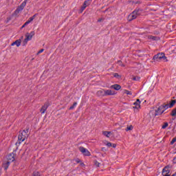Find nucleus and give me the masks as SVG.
<instances>
[{
	"label": "nucleus",
	"mask_w": 176,
	"mask_h": 176,
	"mask_svg": "<svg viewBox=\"0 0 176 176\" xmlns=\"http://www.w3.org/2000/svg\"><path fill=\"white\" fill-rule=\"evenodd\" d=\"M133 80H140V77H133L132 78Z\"/></svg>",
	"instance_id": "nucleus-31"
},
{
	"label": "nucleus",
	"mask_w": 176,
	"mask_h": 176,
	"mask_svg": "<svg viewBox=\"0 0 176 176\" xmlns=\"http://www.w3.org/2000/svg\"><path fill=\"white\" fill-rule=\"evenodd\" d=\"M171 116L175 117L176 116V109H173L170 113Z\"/></svg>",
	"instance_id": "nucleus-25"
},
{
	"label": "nucleus",
	"mask_w": 176,
	"mask_h": 176,
	"mask_svg": "<svg viewBox=\"0 0 176 176\" xmlns=\"http://www.w3.org/2000/svg\"><path fill=\"white\" fill-rule=\"evenodd\" d=\"M122 67H124V65H122Z\"/></svg>",
	"instance_id": "nucleus-43"
},
{
	"label": "nucleus",
	"mask_w": 176,
	"mask_h": 176,
	"mask_svg": "<svg viewBox=\"0 0 176 176\" xmlns=\"http://www.w3.org/2000/svg\"><path fill=\"white\" fill-rule=\"evenodd\" d=\"M27 1L28 0H25L16 10V13H20V12H21V10H23L24 9V8H25V5H27Z\"/></svg>",
	"instance_id": "nucleus-6"
},
{
	"label": "nucleus",
	"mask_w": 176,
	"mask_h": 176,
	"mask_svg": "<svg viewBox=\"0 0 176 176\" xmlns=\"http://www.w3.org/2000/svg\"><path fill=\"white\" fill-rule=\"evenodd\" d=\"M76 105H78V102H74L72 107H69V109H74L76 107Z\"/></svg>",
	"instance_id": "nucleus-24"
},
{
	"label": "nucleus",
	"mask_w": 176,
	"mask_h": 176,
	"mask_svg": "<svg viewBox=\"0 0 176 176\" xmlns=\"http://www.w3.org/2000/svg\"><path fill=\"white\" fill-rule=\"evenodd\" d=\"M133 129H134L133 125H129V126H126V129L125 130H126V131H131V130H133Z\"/></svg>",
	"instance_id": "nucleus-19"
},
{
	"label": "nucleus",
	"mask_w": 176,
	"mask_h": 176,
	"mask_svg": "<svg viewBox=\"0 0 176 176\" xmlns=\"http://www.w3.org/2000/svg\"><path fill=\"white\" fill-rule=\"evenodd\" d=\"M7 166H9L12 162H14V154H10L7 157Z\"/></svg>",
	"instance_id": "nucleus-8"
},
{
	"label": "nucleus",
	"mask_w": 176,
	"mask_h": 176,
	"mask_svg": "<svg viewBox=\"0 0 176 176\" xmlns=\"http://www.w3.org/2000/svg\"><path fill=\"white\" fill-rule=\"evenodd\" d=\"M133 105L135 106L133 107V109L138 111V109H141V100H140V99H137L136 101L133 102Z\"/></svg>",
	"instance_id": "nucleus-7"
},
{
	"label": "nucleus",
	"mask_w": 176,
	"mask_h": 176,
	"mask_svg": "<svg viewBox=\"0 0 176 176\" xmlns=\"http://www.w3.org/2000/svg\"><path fill=\"white\" fill-rule=\"evenodd\" d=\"M35 17H36V14L33 15L32 16H31L25 23V25H28V24H30V23H31L32 21H34V20L35 19Z\"/></svg>",
	"instance_id": "nucleus-13"
},
{
	"label": "nucleus",
	"mask_w": 176,
	"mask_h": 176,
	"mask_svg": "<svg viewBox=\"0 0 176 176\" xmlns=\"http://www.w3.org/2000/svg\"><path fill=\"white\" fill-rule=\"evenodd\" d=\"M154 58H158V60H162V58H164V60H166V57L164 56V54L163 53L155 55L154 56Z\"/></svg>",
	"instance_id": "nucleus-12"
},
{
	"label": "nucleus",
	"mask_w": 176,
	"mask_h": 176,
	"mask_svg": "<svg viewBox=\"0 0 176 176\" xmlns=\"http://www.w3.org/2000/svg\"><path fill=\"white\" fill-rule=\"evenodd\" d=\"M27 138H28V131H23L18 136L19 141L21 142H23Z\"/></svg>",
	"instance_id": "nucleus-3"
},
{
	"label": "nucleus",
	"mask_w": 176,
	"mask_h": 176,
	"mask_svg": "<svg viewBox=\"0 0 176 176\" xmlns=\"http://www.w3.org/2000/svg\"><path fill=\"white\" fill-rule=\"evenodd\" d=\"M35 35V32L32 31L30 33H26L25 35V39L23 41L24 45L28 43V41H31L32 39V36Z\"/></svg>",
	"instance_id": "nucleus-4"
},
{
	"label": "nucleus",
	"mask_w": 176,
	"mask_h": 176,
	"mask_svg": "<svg viewBox=\"0 0 176 176\" xmlns=\"http://www.w3.org/2000/svg\"><path fill=\"white\" fill-rule=\"evenodd\" d=\"M175 102H176L175 100H172V101L169 103V105H170V108H173V107H174V105L175 104Z\"/></svg>",
	"instance_id": "nucleus-22"
},
{
	"label": "nucleus",
	"mask_w": 176,
	"mask_h": 176,
	"mask_svg": "<svg viewBox=\"0 0 176 176\" xmlns=\"http://www.w3.org/2000/svg\"><path fill=\"white\" fill-rule=\"evenodd\" d=\"M114 78H117V79H120V76L118 73H115L113 74Z\"/></svg>",
	"instance_id": "nucleus-26"
},
{
	"label": "nucleus",
	"mask_w": 176,
	"mask_h": 176,
	"mask_svg": "<svg viewBox=\"0 0 176 176\" xmlns=\"http://www.w3.org/2000/svg\"><path fill=\"white\" fill-rule=\"evenodd\" d=\"M173 162L174 164H176V157H175L173 158Z\"/></svg>",
	"instance_id": "nucleus-33"
},
{
	"label": "nucleus",
	"mask_w": 176,
	"mask_h": 176,
	"mask_svg": "<svg viewBox=\"0 0 176 176\" xmlns=\"http://www.w3.org/2000/svg\"><path fill=\"white\" fill-rule=\"evenodd\" d=\"M141 13H142V10L138 9L135 10L131 14H130L128 16L129 21H131V20L135 19L136 17L140 16Z\"/></svg>",
	"instance_id": "nucleus-1"
},
{
	"label": "nucleus",
	"mask_w": 176,
	"mask_h": 176,
	"mask_svg": "<svg viewBox=\"0 0 176 176\" xmlns=\"http://www.w3.org/2000/svg\"><path fill=\"white\" fill-rule=\"evenodd\" d=\"M163 176H170V173H162Z\"/></svg>",
	"instance_id": "nucleus-32"
},
{
	"label": "nucleus",
	"mask_w": 176,
	"mask_h": 176,
	"mask_svg": "<svg viewBox=\"0 0 176 176\" xmlns=\"http://www.w3.org/2000/svg\"><path fill=\"white\" fill-rule=\"evenodd\" d=\"M27 25H25V23H24L23 25V26L21 27V29H23V28H24V27H25Z\"/></svg>",
	"instance_id": "nucleus-37"
},
{
	"label": "nucleus",
	"mask_w": 176,
	"mask_h": 176,
	"mask_svg": "<svg viewBox=\"0 0 176 176\" xmlns=\"http://www.w3.org/2000/svg\"><path fill=\"white\" fill-rule=\"evenodd\" d=\"M102 134L105 135V137H107V138H111L113 137V133L111 131H103Z\"/></svg>",
	"instance_id": "nucleus-11"
},
{
	"label": "nucleus",
	"mask_w": 176,
	"mask_h": 176,
	"mask_svg": "<svg viewBox=\"0 0 176 176\" xmlns=\"http://www.w3.org/2000/svg\"><path fill=\"white\" fill-rule=\"evenodd\" d=\"M111 89H114V90H120L122 87L118 84H115L111 86Z\"/></svg>",
	"instance_id": "nucleus-16"
},
{
	"label": "nucleus",
	"mask_w": 176,
	"mask_h": 176,
	"mask_svg": "<svg viewBox=\"0 0 176 176\" xmlns=\"http://www.w3.org/2000/svg\"><path fill=\"white\" fill-rule=\"evenodd\" d=\"M152 39H155V37H153Z\"/></svg>",
	"instance_id": "nucleus-42"
},
{
	"label": "nucleus",
	"mask_w": 176,
	"mask_h": 176,
	"mask_svg": "<svg viewBox=\"0 0 176 176\" xmlns=\"http://www.w3.org/2000/svg\"><path fill=\"white\" fill-rule=\"evenodd\" d=\"M104 145H106V146H108L109 148H110V146H112V143L109 142H104Z\"/></svg>",
	"instance_id": "nucleus-23"
},
{
	"label": "nucleus",
	"mask_w": 176,
	"mask_h": 176,
	"mask_svg": "<svg viewBox=\"0 0 176 176\" xmlns=\"http://www.w3.org/2000/svg\"><path fill=\"white\" fill-rule=\"evenodd\" d=\"M164 112V109H163V107L160 106L157 109H153L150 111V115H152L153 116H157V115H162Z\"/></svg>",
	"instance_id": "nucleus-2"
},
{
	"label": "nucleus",
	"mask_w": 176,
	"mask_h": 176,
	"mask_svg": "<svg viewBox=\"0 0 176 176\" xmlns=\"http://www.w3.org/2000/svg\"><path fill=\"white\" fill-rule=\"evenodd\" d=\"M175 142H176V138H174L170 142V144L173 145Z\"/></svg>",
	"instance_id": "nucleus-28"
},
{
	"label": "nucleus",
	"mask_w": 176,
	"mask_h": 176,
	"mask_svg": "<svg viewBox=\"0 0 176 176\" xmlns=\"http://www.w3.org/2000/svg\"><path fill=\"white\" fill-rule=\"evenodd\" d=\"M80 166H85V164L83 162H80Z\"/></svg>",
	"instance_id": "nucleus-38"
},
{
	"label": "nucleus",
	"mask_w": 176,
	"mask_h": 176,
	"mask_svg": "<svg viewBox=\"0 0 176 176\" xmlns=\"http://www.w3.org/2000/svg\"><path fill=\"white\" fill-rule=\"evenodd\" d=\"M123 93H124V94H126L127 96H131V94H132L131 91H128V90H124Z\"/></svg>",
	"instance_id": "nucleus-21"
},
{
	"label": "nucleus",
	"mask_w": 176,
	"mask_h": 176,
	"mask_svg": "<svg viewBox=\"0 0 176 176\" xmlns=\"http://www.w3.org/2000/svg\"><path fill=\"white\" fill-rule=\"evenodd\" d=\"M161 107H162V109H164V111H166V109H168V108H171L170 104H164Z\"/></svg>",
	"instance_id": "nucleus-17"
},
{
	"label": "nucleus",
	"mask_w": 176,
	"mask_h": 176,
	"mask_svg": "<svg viewBox=\"0 0 176 176\" xmlns=\"http://www.w3.org/2000/svg\"><path fill=\"white\" fill-rule=\"evenodd\" d=\"M46 109H47V107L43 106L41 109V113H45V112L46 111Z\"/></svg>",
	"instance_id": "nucleus-20"
},
{
	"label": "nucleus",
	"mask_w": 176,
	"mask_h": 176,
	"mask_svg": "<svg viewBox=\"0 0 176 176\" xmlns=\"http://www.w3.org/2000/svg\"><path fill=\"white\" fill-rule=\"evenodd\" d=\"M98 21L100 23L101 21V19H98Z\"/></svg>",
	"instance_id": "nucleus-39"
},
{
	"label": "nucleus",
	"mask_w": 176,
	"mask_h": 176,
	"mask_svg": "<svg viewBox=\"0 0 176 176\" xmlns=\"http://www.w3.org/2000/svg\"><path fill=\"white\" fill-rule=\"evenodd\" d=\"M111 146L113 148H116V144H111Z\"/></svg>",
	"instance_id": "nucleus-35"
},
{
	"label": "nucleus",
	"mask_w": 176,
	"mask_h": 176,
	"mask_svg": "<svg viewBox=\"0 0 176 176\" xmlns=\"http://www.w3.org/2000/svg\"><path fill=\"white\" fill-rule=\"evenodd\" d=\"M102 151L103 152H105V151H107V148H105L104 147H102Z\"/></svg>",
	"instance_id": "nucleus-36"
},
{
	"label": "nucleus",
	"mask_w": 176,
	"mask_h": 176,
	"mask_svg": "<svg viewBox=\"0 0 176 176\" xmlns=\"http://www.w3.org/2000/svg\"><path fill=\"white\" fill-rule=\"evenodd\" d=\"M118 63H119V64H120V63H122V62H120V61H118Z\"/></svg>",
	"instance_id": "nucleus-41"
},
{
	"label": "nucleus",
	"mask_w": 176,
	"mask_h": 176,
	"mask_svg": "<svg viewBox=\"0 0 176 176\" xmlns=\"http://www.w3.org/2000/svg\"><path fill=\"white\" fill-rule=\"evenodd\" d=\"M79 151L80 152H81L82 153V155H84L85 156H90V151H89V150H87V148H85L83 146H80L79 147Z\"/></svg>",
	"instance_id": "nucleus-5"
},
{
	"label": "nucleus",
	"mask_w": 176,
	"mask_h": 176,
	"mask_svg": "<svg viewBox=\"0 0 176 176\" xmlns=\"http://www.w3.org/2000/svg\"><path fill=\"white\" fill-rule=\"evenodd\" d=\"M75 161L76 163H80V160L79 159H76Z\"/></svg>",
	"instance_id": "nucleus-34"
},
{
	"label": "nucleus",
	"mask_w": 176,
	"mask_h": 176,
	"mask_svg": "<svg viewBox=\"0 0 176 176\" xmlns=\"http://www.w3.org/2000/svg\"><path fill=\"white\" fill-rule=\"evenodd\" d=\"M16 45V47H19L21 45V39H18L11 44V46Z\"/></svg>",
	"instance_id": "nucleus-10"
},
{
	"label": "nucleus",
	"mask_w": 176,
	"mask_h": 176,
	"mask_svg": "<svg viewBox=\"0 0 176 176\" xmlns=\"http://www.w3.org/2000/svg\"><path fill=\"white\" fill-rule=\"evenodd\" d=\"M86 8H87V1H85L82 5V6L81 7V10L83 12V10H85L86 9Z\"/></svg>",
	"instance_id": "nucleus-18"
},
{
	"label": "nucleus",
	"mask_w": 176,
	"mask_h": 176,
	"mask_svg": "<svg viewBox=\"0 0 176 176\" xmlns=\"http://www.w3.org/2000/svg\"><path fill=\"white\" fill-rule=\"evenodd\" d=\"M44 50H43V49L40 50L38 52L37 54H41V53H43Z\"/></svg>",
	"instance_id": "nucleus-30"
},
{
	"label": "nucleus",
	"mask_w": 176,
	"mask_h": 176,
	"mask_svg": "<svg viewBox=\"0 0 176 176\" xmlns=\"http://www.w3.org/2000/svg\"><path fill=\"white\" fill-rule=\"evenodd\" d=\"M172 176H176V173H174Z\"/></svg>",
	"instance_id": "nucleus-40"
},
{
	"label": "nucleus",
	"mask_w": 176,
	"mask_h": 176,
	"mask_svg": "<svg viewBox=\"0 0 176 176\" xmlns=\"http://www.w3.org/2000/svg\"><path fill=\"white\" fill-rule=\"evenodd\" d=\"M23 37L22 36V37H21V39H23Z\"/></svg>",
	"instance_id": "nucleus-44"
},
{
	"label": "nucleus",
	"mask_w": 176,
	"mask_h": 176,
	"mask_svg": "<svg viewBox=\"0 0 176 176\" xmlns=\"http://www.w3.org/2000/svg\"><path fill=\"white\" fill-rule=\"evenodd\" d=\"M116 93L115 91H112L111 89H104V96H115Z\"/></svg>",
	"instance_id": "nucleus-9"
},
{
	"label": "nucleus",
	"mask_w": 176,
	"mask_h": 176,
	"mask_svg": "<svg viewBox=\"0 0 176 176\" xmlns=\"http://www.w3.org/2000/svg\"><path fill=\"white\" fill-rule=\"evenodd\" d=\"M170 166H165L163 170L162 174H170Z\"/></svg>",
	"instance_id": "nucleus-14"
},
{
	"label": "nucleus",
	"mask_w": 176,
	"mask_h": 176,
	"mask_svg": "<svg viewBox=\"0 0 176 176\" xmlns=\"http://www.w3.org/2000/svg\"><path fill=\"white\" fill-rule=\"evenodd\" d=\"M3 167L5 170H8V168L9 167V166H8V162L3 164Z\"/></svg>",
	"instance_id": "nucleus-29"
},
{
	"label": "nucleus",
	"mask_w": 176,
	"mask_h": 176,
	"mask_svg": "<svg viewBox=\"0 0 176 176\" xmlns=\"http://www.w3.org/2000/svg\"><path fill=\"white\" fill-rule=\"evenodd\" d=\"M168 126V123L165 122L163 125H162V129H166V127Z\"/></svg>",
	"instance_id": "nucleus-27"
},
{
	"label": "nucleus",
	"mask_w": 176,
	"mask_h": 176,
	"mask_svg": "<svg viewBox=\"0 0 176 176\" xmlns=\"http://www.w3.org/2000/svg\"><path fill=\"white\" fill-rule=\"evenodd\" d=\"M98 97L104 96H105V89L99 90L96 93Z\"/></svg>",
	"instance_id": "nucleus-15"
}]
</instances>
